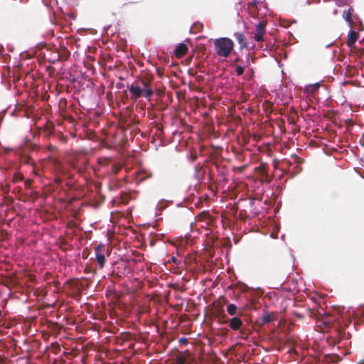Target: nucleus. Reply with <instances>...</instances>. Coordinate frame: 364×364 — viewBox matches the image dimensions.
<instances>
[{"mask_svg": "<svg viewBox=\"0 0 364 364\" xmlns=\"http://www.w3.org/2000/svg\"><path fill=\"white\" fill-rule=\"evenodd\" d=\"M153 80L154 76L149 73L138 75L133 82L127 85L130 99L134 102H136L140 97L149 100L154 95Z\"/></svg>", "mask_w": 364, "mask_h": 364, "instance_id": "f257e3e1", "label": "nucleus"}, {"mask_svg": "<svg viewBox=\"0 0 364 364\" xmlns=\"http://www.w3.org/2000/svg\"><path fill=\"white\" fill-rule=\"evenodd\" d=\"M68 163L78 173L82 174L87 168L89 159L85 153L75 152L68 156Z\"/></svg>", "mask_w": 364, "mask_h": 364, "instance_id": "f03ea898", "label": "nucleus"}, {"mask_svg": "<svg viewBox=\"0 0 364 364\" xmlns=\"http://www.w3.org/2000/svg\"><path fill=\"white\" fill-rule=\"evenodd\" d=\"M237 307L235 304H229V315L233 316L231 318H229V328L233 331H240L242 332L244 328L243 321L241 319V316H243V310L239 309L237 312Z\"/></svg>", "mask_w": 364, "mask_h": 364, "instance_id": "7ed1b4c3", "label": "nucleus"}, {"mask_svg": "<svg viewBox=\"0 0 364 364\" xmlns=\"http://www.w3.org/2000/svg\"><path fill=\"white\" fill-rule=\"evenodd\" d=\"M226 311H228V306L225 304H223L221 301L214 304L213 314L218 325H225L228 323Z\"/></svg>", "mask_w": 364, "mask_h": 364, "instance_id": "20e7f679", "label": "nucleus"}, {"mask_svg": "<svg viewBox=\"0 0 364 364\" xmlns=\"http://www.w3.org/2000/svg\"><path fill=\"white\" fill-rule=\"evenodd\" d=\"M229 274L231 273V269L229 268L228 270ZM229 291H232V294L235 299H237L240 296V294L244 292L247 290V287L245 284L237 282V283H234L231 279L230 275H229Z\"/></svg>", "mask_w": 364, "mask_h": 364, "instance_id": "39448f33", "label": "nucleus"}, {"mask_svg": "<svg viewBox=\"0 0 364 364\" xmlns=\"http://www.w3.org/2000/svg\"><path fill=\"white\" fill-rule=\"evenodd\" d=\"M108 249L105 245L100 244L95 248L96 261L100 268H103L105 264V253Z\"/></svg>", "mask_w": 364, "mask_h": 364, "instance_id": "423d86ee", "label": "nucleus"}, {"mask_svg": "<svg viewBox=\"0 0 364 364\" xmlns=\"http://www.w3.org/2000/svg\"><path fill=\"white\" fill-rule=\"evenodd\" d=\"M214 45L218 55L228 57V38L216 39L214 42Z\"/></svg>", "mask_w": 364, "mask_h": 364, "instance_id": "0eeeda50", "label": "nucleus"}, {"mask_svg": "<svg viewBox=\"0 0 364 364\" xmlns=\"http://www.w3.org/2000/svg\"><path fill=\"white\" fill-rule=\"evenodd\" d=\"M266 21H260L255 26V31L254 33L253 38L255 41L260 42L264 41V35L266 33Z\"/></svg>", "mask_w": 364, "mask_h": 364, "instance_id": "6e6552de", "label": "nucleus"}, {"mask_svg": "<svg viewBox=\"0 0 364 364\" xmlns=\"http://www.w3.org/2000/svg\"><path fill=\"white\" fill-rule=\"evenodd\" d=\"M303 311H300L299 310H294L293 314L295 316H296L299 319H302L305 317V316H308L309 317H313L314 316V312L311 309L309 306H304L302 307Z\"/></svg>", "mask_w": 364, "mask_h": 364, "instance_id": "1a4fd4ad", "label": "nucleus"}, {"mask_svg": "<svg viewBox=\"0 0 364 364\" xmlns=\"http://www.w3.org/2000/svg\"><path fill=\"white\" fill-rule=\"evenodd\" d=\"M216 168L218 169V173L223 177V180L226 181V175H227V161L225 160L219 161L218 160L215 163Z\"/></svg>", "mask_w": 364, "mask_h": 364, "instance_id": "9d476101", "label": "nucleus"}, {"mask_svg": "<svg viewBox=\"0 0 364 364\" xmlns=\"http://www.w3.org/2000/svg\"><path fill=\"white\" fill-rule=\"evenodd\" d=\"M188 50V46L185 43H180L176 46L174 54L178 58H181L186 54Z\"/></svg>", "mask_w": 364, "mask_h": 364, "instance_id": "9b49d317", "label": "nucleus"}, {"mask_svg": "<svg viewBox=\"0 0 364 364\" xmlns=\"http://www.w3.org/2000/svg\"><path fill=\"white\" fill-rule=\"evenodd\" d=\"M191 358V353L188 350L185 353H179L176 355V364H189L188 359Z\"/></svg>", "mask_w": 364, "mask_h": 364, "instance_id": "f8f14e48", "label": "nucleus"}, {"mask_svg": "<svg viewBox=\"0 0 364 364\" xmlns=\"http://www.w3.org/2000/svg\"><path fill=\"white\" fill-rule=\"evenodd\" d=\"M227 333L228 329L226 326L219 327L215 333V341H218L220 343L225 342Z\"/></svg>", "mask_w": 364, "mask_h": 364, "instance_id": "ddd939ff", "label": "nucleus"}, {"mask_svg": "<svg viewBox=\"0 0 364 364\" xmlns=\"http://www.w3.org/2000/svg\"><path fill=\"white\" fill-rule=\"evenodd\" d=\"M229 132L233 131L234 127H237L238 124L240 123L241 119L240 117H235L232 114L231 110L229 109Z\"/></svg>", "mask_w": 364, "mask_h": 364, "instance_id": "4468645a", "label": "nucleus"}, {"mask_svg": "<svg viewBox=\"0 0 364 364\" xmlns=\"http://www.w3.org/2000/svg\"><path fill=\"white\" fill-rule=\"evenodd\" d=\"M205 171V170L203 169V167L200 166V165L196 166L194 173L195 178L198 181H202L203 179Z\"/></svg>", "mask_w": 364, "mask_h": 364, "instance_id": "2eb2a0df", "label": "nucleus"}, {"mask_svg": "<svg viewBox=\"0 0 364 364\" xmlns=\"http://www.w3.org/2000/svg\"><path fill=\"white\" fill-rule=\"evenodd\" d=\"M358 38V33L354 31H351L348 36L347 45L349 47L353 46Z\"/></svg>", "mask_w": 364, "mask_h": 364, "instance_id": "dca6fc26", "label": "nucleus"}, {"mask_svg": "<svg viewBox=\"0 0 364 364\" xmlns=\"http://www.w3.org/2000/svg\"><path fill=\"white\" fill-rule=\"evenodd\" d=\"M235 37L237 41L240 48H243L247 46V42L245 36L242 33L237 32L235 33Z\"/></svg>", "mask_w": 364, "mask_h": 364, "instance_id": "f3484780", "label": "nucleus"}, {"mask_svg": "<svg viewBox=\"0 0 364 364\" xmlns=\"http://www.w3.org/2000/svg\"><path fill=\"white\" fill-rule=\"evenodd\" d=\"M352 9H348L343 11V18L348 23L350 28L353 27V20H352Z\"/></svg>", "mask_w": 364, "mask_h": 364, "instance_id": "a211bd4d", "label": "nucleus"}, {"mask_svg": "<svg viewBox=\"0 0 364 364\" xmlns=\"http://www.w3.org/2000/svg\"><path fill=\"white\" fill-rule=\"evenodd\" d=\"M229 164H230L231 168L233 172L239 171L240 173H242L247 167L245 164L237 166L236 164H233L232 159H229Z\"/></svg>", "mask_w": 364, "mask_h": 364, "instance_id": "6ab92c4d", "label": "nucleus"}, {"mask_svg": "<svg viewBox=\"0 0 364 364\" xmlns=\"http://www.w3.org/2000/svg\"><path fill=\"white\" fill-rule=\"evenodd\" d=\"M53 164H54V166H55V171L58 173L65 174V168H64L62 163L60 161L55 160Z\"/></svg>", "mask_w": 364, "mask_h": 364, "instance_id": "aec40b11", "label": "nucleus"}, {"mask_svg": "<svg viewBox=\"0 0 364 364\" xmlns=\"http://www.w3.org/2000/svg\"><path fill=\"white\" fill-rule=\"evenodd\" d=\"M229 68L234 69L237 75H241L244 73V67L242 65H237L235 63L229 64Z\"/></svg>", "mask_w": 364, "mask_h": 364, "instance_id": "412c9836", "label": "nucleus"}, {"mask_svg": "<svg viewBox=\"0 0 364 364\" xmlns=\"http://www.w3.org/2000/svg\"><path fill=\"white\" fill-rule=\"evenodd\" d=\"M263 323H269L274 321V315L271 313H266L262 317Z\"/></svg>", "mask_w": 364, "mask_h": 364, "instance_id": "4be33fe9", "label": "nucleus"}, {"mask_svg": "<svg viewBox=\"0 0 364 364\" xmlns=\"http://www.w3.org/2000/svg\"><path fill=\"white\" fill-rule=\"evenodd\" d=\"M203 26L201 23L197 22L195 23L191 27V32L196 33L199 31H200L203 28Z\"/></svg>", "mask_w": 364, "mask_h": 364, "instance_id": "5701e85b", "label": "nucleus"}, {"mask_svg": "<svg viewBox=\"0 0 364 364\" xmlns=\"http://www.w3.org/2000/svg\"><path fill=\"white\" fill-rule=\"evenodd\" d=\"M111 161L112 159L109 157H100L97 159V163L100 166H107Z\"/></svg>", "mask_w": 364, "mask_h": 364, "instance_id": "b1692460", "label": "nucleus"}, {"mask_svg": "<svg viewBox=\"0 0 364 364\" xmlns=\"http://www.w3.org/2000/svg\"><path fill=\"white\" fill-rule=\"evenodd\" d=\"M318 87H319L318 84L310 85L306 87V90L308 92L314 93L318 89Z\"/></svg>", "mask_w": 364, "mask_h": 364, "instance_id": "393cba45", "label": "nucleus"}, {"mask_svg": "<svg viewBox=\"0 0 364 364\" xmlns=\"http://www.w3.org/2000/svg\"><path fill=\"white\" fill-rule=\"evenodd\" d=\"M258 168L260 171L261 174L263 176H268V171H267V168H265V166H264V165L263 164H262Z\"/></svg>", "mask_w": 364, "mask_h": 364, "instance_id": "a878e982", "label": "nucleus"}, {"mask_svg": "<svg viewBox=\"0 0 364 364\" xmlns=\"http://www.w3.org/2000/svg\"><path fill=\"white\" fill-rule=\"evenodd\" d=\"M120 169H121L120 166H118L116 164H114V165L112 166V172L114 174H117L119 171Z\"/></svg>", "mask_w": 364, "mask_h": 364, "instance_id": "bb28decb", "label": "nucleus"}, {"mask_svg": "<svg viewBox=\"0 0 364 364\" xmlns=\"http://www.w3.org/2000/svg\"><path fill=\"white\" fill-rule=\"evenodd\" d=\"M48 149L51 152H55L58 149L55 146L50 144L48 146Z\"/></svg>", "mask_w": 364, "mask_h": 364, "instance_id": "cd10ccee", "label": "nucleus"}, {"mask_svg": "<svg viewBox=\"0 0 364 364\" xmlns=\"http://www.w3.org/2000/svg\"><path fill=\"white\" fill-rule=\"evenodd\" d=\"M52 346L53 348H55L56 351H59L60 349V346L58 343H53Z\"/></svg>", "mask_w": 364, "mask_h": 364, "instance_id": "c85d7f7f", "label": "nucleus"}, {"mask_svg": "<svg viewBox=\"0 0 364 364\" xmlns=\"http://www.w3.org/2000/svg\"><path fill=\"white\" fill-rule=\"evenodd\" d=\"M168 262H173L176 264H178V259L174 256L171 257V258L168 260Z\"/></svg>", "mask_w": 364, "mask_h": 364, "instance_id": "c756f323", "label": "nucleus"}, {"mask_svg": "<svg viewBox=\"0 0 364 364\" xmlns=\"http://www.w3.org/2000/svg\"><path fill=\"white\" fill-rule=\"evenodd\" d=\"M14 178L16 181H21L23 180V176L20 173L15 174Z\"/></svg>", "mask_w": 364, "mask_h": 364, "instance_id": "7c9ffc66", "label": "nucleus"}, {"mask_svg": "<svg viewBox=\"0 0 364 364\" xmlns=\"http://www.w3.org/2000/svg\"><path fill=\"white\" fill-rule=\"evenodd\" d=\"M208 215L206 213H201L198 215V218L203 220V218H205V217H208Z\"/></svg>", "mask_w": 364, "mask_h": 364, "instance_id": "2f4dec72", "label": "nucleus"}, {"mask_svg": "<svg viewBox=\"0 0 364 364\" xmlns=\"http://www.w3.org/2000/svg\"><path fill=\"white\" fill-rule=\"evenodd\" d=\"M228 44H229V53H230L233 48V42L230 39H229Z\"/></svg>", "mask_w": 364, "mask_h": 364, "instance_id": "473e14b6", "label": "nucleus"}, {"mask_svg": "<svg viewBox=\"0 0 364 364\" xmlns=\"http://www.w3.org/2000/svg\"><path fill=\"white\" fill-rule=\"evenodd\" d=\"M237 24L241 26L242 28H244V22L242 21V19H239L237 21Z\"/></svg>", "mask_w": 364, "mask_h": 364, "instance_id": "72a5a7b5", "label": "nucleus"}, {"mask_svg": "<svg viewBox=\"0 0 364 364\" xmlns=\"http://www.w3.org/2000/svg\"><path fill=\"white\" fill-rule=\"evenodd\" d=\"M179 342L181 343H183V344H186L187 343V339L185 338H180Z\"/></svg>", "mask_w": 364, "mask_h": 364, "instance_id": "f704fd0d", "label": "nucleus"}, {"mask_svg": "<svg viewBox=\"0 0 364 364\" xmlns=\"http://www.w3.org/2000/svg\"><path fill=\"white\" fill-rule=\"evenodd\" d=\"M234 157H235V159H238V160H241L242 159V156L241 155H236L235 154H234Z\"/></svg>", "mask_w": 364, "mask_h": 364, "instance_id": "c9c22d12", "label": "nucleus"}, {"mask_svg": "<svg viewBox=\"0 0 364 364\" xmlns=\"http://www.w3.org/2000/svg\"><path fill=\"white\" fill-rule=\"evenodd\" d=\"M255 5H256V2L255 1H253V2H251V3L248 4L249 8L254 7Z\"/></svg>", "mask_w": 364, "mask_h": 364, "instance_id": "e433bc0d", "label": "nucleus"}, {"mask_svg": "<svg viewBox=\"0 0 364 364\" xmlns=\"http://www.w3.org/2000/svg\"><path fill=\"white\" fill-rule=\"evenodd\" d=\"M233 208H232V211L233 213L236 210V209L237 208L236 206H237V203L236 202H234V204H233Z\"/></svg>", "mask_w": 364, "mask_h": 364, "instance_id": "4c0bfd02", "label": "nucleus"}, {"mask_svg": "<svg viewBox=\"0 0 364 364\" xmlns=\"http://www.w3.org/2000/svg\"><path fill=\"white\" fill-rule=\"evenodd\" d=\"M222 217H223V219H222V223L223 224V226L225 225V218L223 216V215L222 214Z\"/></svg>", "mask_w": 364, "mask_h": 364, "instance_id": "58836bf2", "label": "nucleus"}, {"mask_svg": "<svg viewBox=\"0 0 364 364\" xmlns=\"http://www.w3.org/2000/svg\"><path fill=\"white\" fill-rule=\"evenodd\" d=\"M142 261V256H140L139 258H137L134 260L135 262H141Z\"/></svg>", "mask_w": 364, "mask_h": 364, "instance_id": "ea45409f", "label": "nucleus"}, {"mask_svg": "<svg viewBox=\"0 0 364 364\" xmlns=\"http://www.w3.org/2000/svg\"><path fill=\"white\" fill-rule=\"evenodd\" d=\"M223 353L225 354V356L228 355V350H223Z\"/></svg>", "mask_w": 364, "mask_h": 364, "instance_id": "a19ab883", "label": "nucleus"}, {"mask_svg": "<svg viewBox=\"0 0 364 364\" xmlns=\"http://www.w3.org/2000/svg\"><path fill=\"white\" fill-rule=\"evenodd\" d=\"M338 333L339 339H342V336H341L340 333Z\"/></svg>", "mask_w": 364, "mask_h": 364, "instance_id": "79ce46f5", "label": "nucleus"}, {"mask_svg": "<svg viewBox=\"0 0 364 364\" xmlns=\"http://www.w3.org/2000/svg\"><path fill=\"white\" fill-rule=\"evenodd\" d=\"M117 87L118 88H121V87H122V85H117Z\"/></svg>", "mask_w": 364, "mask_h": 364, "instance_id": "37998d69", "label": "nucleus"}, {"mask_svg": "<svg viewBox=\"0 0 364 364\" xmlns=\"http://www.w3.org/2000/svg\"><path fill=\"white\" fill-rule=\"evenodd\" d=\"M55 181H56L57 182H58V183H60V182L61 181V180H60V179H59V178L56 179Z\"/></svg>", "mask_w": 364, "mask_h": 364, "instance_id": "c03bdc74", "label": "nucleus"}, {"mask_svg": "<svg viewBox=\"0 0 364 364\" xmlns=\"http://www.w3.org/2000/svg\"><path fill=\"white\" fill-rule=\"evenodd\" d=\"M29 183H31V181H26V184H27V185H29Z\"/></svg>", "mask_w": 364, "mask_h": 364, "instance_id": "a18cd8bd", "label": "nucleus"}, {"mask_svg": "<svg viewBox=\"0 0 364 364\" xmlns=\"http://www.w3.org/2000/svg\"><path fill=\"white\" fill-rule=\"evenodd\" d=\"M29 183H31V181H26V184H27V185H29Z\"/></svg>", "mask_w": 364, "mask_h": 364, "instance_id": "49530a36", "label": "nucleus"}, {"mask_svg": "<svg viewBox=\"0 0 364 364\" xmlns=\"http://www.w3.org/2000/svg\"><path fill=\"white\" fill-rule=\"evenodd\" d=\"M230 360H231V359H230V358H229V361H230ZM229 364H230V363H229Z\"/></svg>", "mask_w": 364, "mask_h": 364, "instance_id": "de8ad7c7", "label": "nucleus"}]
</instances>
